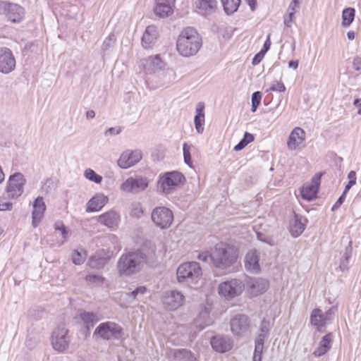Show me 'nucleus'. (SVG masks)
<instances>
[{"instance_id": "nucleus-14", "label": "nucleus", "mask_w": 361, "mask_h": 361, "mask_svg": "<svg viewBox=\"0 0 361 361\" xmlns=\"http://www.w3.org/2000/svg\"><path fill=\"white\" fill-rule=\"evenodd\" d=\"M16 61L13 52L6 47L0 48V72L8 74L16 68Z\"/></svg>"}, {"instance_id": "nucleus-8", "label": "nucleus", "mask_w": 361, "mask_h": 361, "mask_svg": "<svg viewBox=\"0 0 361 361\" xmlns=\"http://www.w3.org/2000/svg\"><path fill=\"white\" fill-rule=\"evenodd\" d=\"M51 341L55 350L59 353L66 350L71 342V336L68 335V329L63 325L59 326L53 331Z\"/></svg>"}, {"instance_id": "nucleus-56", "label": "nucleus", "mask_w": 361, "mask_h": 361, "mask_svg": "<svg viewBox=\"0 0 361 361\" xmlns=\"http://www.w3.org/2000/svg\"><path fill=\"white\" fill-rule=\"evenodd\" d=\"M257 239L259 240L264 242V243H266L267 244H269L271 245H273V243H271V239L269 238V237H266L264 234L260 233H257Z\"/></svg>"}, {"instance_id": "nucleus-36", "label": "nucleus", "mask_w": 361, "mask_h": 361, "mask_svg": "<svg viewBox=\"0 0 361 361\" xmlns=\"http://www.w3.org/2000/svg\"><path fill=\"white\" fill-rule=\"evenodd\" d=\"M147 291V288L145 286H138L134 290L126 294V299L129 302H131L134 300H139L142 295H143Z\"/></svg>"}, {"instance_id": "nucleus-49", "label": "nucleus", "mask_w": 361, "mask_h": 361, "mask_svg": "<svg viewBox=\"0 0 361 361\" xmlns=\"http://www.w3.org/2000/svg\"><path fill=\"white\" fill-rule=\"evenodd\" d=\"M164 73L169 77L168 82H173L176 78V72L172 68H167Z\"/></svg>"}, {"instance_id": "nucleus-15", "label": "nucleus", "mask_w": 361, "mask_h": 361, "mask_svg": "<svg viewBox=\"0 0 361 361\" xmlns=\"http://www.w3.org/2000/svg\"><path fill=\"white\" fill-rule=\"evenodd\" d=\"M0 5L4 8L6 15L12 23H19L25 16V11L23 7L16 4H6L1 2Z\"/></svg>"}, {"instance_id": "nucleus-46", "label": "nucleus", "mask_w": 361, "mask_h": 361, "mask_svg": "<svg viewBox=\"0 0 361 361\" xmlns=\"http://www.w3.org/2000/svg\"><path fill=\"white\" fill-rule=\"evenodd\" d=\"M286 90V87L281 82L276 81L274 82L271 87L266 90L267 92H284Z\"/></svg>"}, {"instance_id": "nucleus-33", "label": "nucleus", "mask_w": 361, "mask_h": 361, "mask_svg": "<svg viewBox=\"0 0 361 361\" xmlns=\"http://www.w3.org/2000/svg\"><path fill=\"white\" fill-rule=\"evenodd\" d=\"M173 357L176 361H194L195 360L192 353L186 349L175 350Z\"/></svg>"}, {"instance_id": "nucleus-28", "label": "nucleus", "mask_w": 361, "mask_h": 361, "mask_svg": "<svg viewBox=\"0 0 361 361\" xmlns=\"http://www.w3.org/2000/svg\"><path fill=\"white\" fill-rule=\"evenodd\" d=\"M118 221V214L113 211L108 212L98 217V222L111 228L117 226Z\"/></svg>"}, {"instance_id": "nucleus-10", "label": "nucleus", "mask_w": 361, "mask_h": 361, "mask_svg": "<svg viewBox=\"0 0 361 361\" xmlns=\"http://www.w3.org/2000/svg\"><path fill=\"white\" fill-rule=\"evenodd\" d=\"M244 289L242 281L238 279H231L221 283L219 285V293L226 299H233L240 295Z\"/></svg>"}, {"instance_id": "nucleus-5", "label": "nucleus", "mask_w": 361, "mask_h": 361, "mask_svg": "<svg viewBox=\"0 0 361 361\" xmlns=\"http://www.w3.org/2000/svg\"><path fill=\"white\" fill-rule=\"evenodd\" d=\"M185 180L183 175L177 171L166 173L159 178L158 185L165 194L171 193L183 181Z\"/></svg>"}, {"instance_id": "nucleus-25", "label": "nucleus", "mask_w": 361, "mask_h": 361, "mask_svg": "<svg viewBox=\"0 0 361 361\" xmlns=\"http://www.w3.org/2000/svg\"><path fill=\"white\" fill-rule=\"evenodd\" d=\"M46 206L42 197H38L33 202V211L32 213V225L36 227L42 220Z\"/></svg>"}, {"instance_id": "nucleus-19", "label": "nucleus", "mask_w": 361, "mask_h": 361, "mask_svg": "<svg viewBox=\"0 0 361 361\" xmlns=\"http://www.w3.org/2000/svg\"><path fill=\"white\" fill-rule=\"evenodd\" d=\"M141 62L145 71L148 73L163 70L166 66V63L161 59L160 54L144 59Z\"/></svg>"}, {"instance_id": "nucleus-18", "label": "nucleus", "mask_w": 361, "mask_h": 361, "mask_svg": "<svg viewBox=\"0 0 361 361\" xmlns=\"http://www.w3.org/2000/svg\"><path fill=\"white\" fill-rule=\"evenodd\" d=\"M269 286V281L262 278L251 279L247 283V290L253 296L264 293Z\"/></svg>"}, {"instance_id": "nucleus-7", "label": "nucleus", "mask_w": 361, "mask_h": 361, "mask_svg": "<svg viewBox=\"0 0 361 361\" xmlns=\"http://www.w3.org/2000/svg\"><path fill=\"white\" fill-rule=\"evenodd\" d=\"M25 183L26 179L21 173L17 172L11 175L6 188L7 196L11 199L20 197L24 191Z\"/></svg>"}, {"instance_id": "nucleus-2", "label": "nucleus", "mask_w": 361, "mask_h": 361, "mask_svg": "<svg viewBox=\"0 0 361 361\" xmlns=\"http://www.w3.org/2000/svg\"><path fill=\"white\" fill-rule=\"evenodd\" d=\"M202 38L197 30L191 27H186L180 33L176 48L180 55L190 57L195 55L202 47Z\"/></svg>"}, {"instance_id": "nucleus-61", "label": "nucleus", "mask_w": 361, "mask_h": 361, "mask_svg": "<svg viewBox=\"0 0 361 361\" xmlns=\"http://www.w3.org/2000/svg\"><path fill=\"white\" fill-rule=\"evenodd\" d=\"M262 351H263V349H261V350H259V351L257 352V348L255 347L253 361H261L262 360Z\"/></svg>"}, {"instance_id": "nucleus-52", "label": "nucleus", "mask_w": 361, "mask_h": 361, "mask_svg": "<svg viewBox=\"0 0 361 361\" xmlns=\"http://www.w3.org/2000/svg\"><path fill=\"white\" fill-rule=\"evenodd\" d=\"M264 335L259 334L258 338L255 341V348H257V351L258 352L259 350L263 349L264 348Z\"/></svg>"}, {"instance_id": "nucleus-6", "label": "nucleus", "mask_w": 361, "mask_h": 361, "mask_svg": "<svg viewBox=\"0 0 361 361\" xmlns=\"http://www.w3.org/2000/svg\"><path fill=\"white\" fill-rule=\"evenodd\" d=\"M231 331L234 336L241 338L249 336L250 334V324L247 316L237 314L230 321Z\"/></svg>"}, {"instance_id": "nucleus-47", "label": "nucleus", "mask_w": 361, "mask_h": 361, "mask_svg": "<svg viewBox=\"0 0 361 361\" xmlns=\"http://www.w3.org/2000/svg\"><path fill=\"white\" fill-rule=\"evenodd\" d=\"M350 257V253H349L347 250L344 254V258L341 260V264H340V269L342 271L347 270L348 269V260Z\"/></svg>"}, {"instance_id": "nucleus-13", "label": "nucleus", "mask_w": 361, "mask_h": 361, "mask_svg": "<svg viewBox=\"0 0 361 361\" xmlns=\"http://www.w3.org/2000/svg\"><path fill=\"white\" fill-rule=\"evenodd\" d=\"M148 186V180L141 176L130 177L121 185V190L132 193H137L144 190Z\"/></svg>"}, {"instance_id": "nucleus-40", "label": "nucleus", "mask_w": 361, "mask_h": 361, "mask_svg": "<svg viewBox=\"0 0 361 361\" xmlns=\"http://www.w3.org/2000/svg\"><path fill=\"white\" fill-rule=\"evenodd\" d=\"M104 279L99 274H89L85 276V281L90 285L100 286L103 284Z\"/></svg>"}, {"instance_id": "nucleus-38", "label": "nucleus", "mask_w": 361, "mask_h": 361, "mask_svg": "<svg viewBox=\"0 0 361 361\" xmlns=\"http://www.w3.org/2000/svg\"><path fill=\"white\" fill-rule=\"evenodd\" d=\"M90 267L92 269H101L105 264V259L97 255L91 257L87 262Z\"/></svg>"}, {"instance_id": "nucleus-1", "label": "nucleus", "mask_w": 361, "mask_h": 361, "mask_svg": "<svg viewBox=\"0 0 361 361\" xmlns=\"http://www.w3.org/2000/svg\"><path fill=\"white\" fill-rule=\"evenodd\" d=\"M155 247L149 244L143 245L136 252L123 254L117 262L118 273L121 276H130L138 273L145 263H149L155 258Z\"/></svg>"}, {"instance_id": "nucleus-16", "label": "nucleus", "mask_w": 361, "mask_h": 361, "mask_svg": "<svg viewBox=\"0 0 361 361\" xmlns=\"http://www.w3.org/2000/svg\"><path fill=\"white\" fill-rule=\"evenodd\" d=\"M210 343L215 351L221 353L231 350L233 345L232 339L228 336L223 335L213 336Z\"/></svg>"}, {"instance_id": "nucleus-24", "label": "nucleus", "mask_w": 361, "mask_h": 361, "mask_svg": "<svg viewBox=\"0 0 361 361\" xmlns=\"http://www.w3.org/2000/svg\"><path fill=\"white\" fill-rule=\"evenodd\" d=\"M217 2L216 0H196L195 7L198 13L202 16H207L214 13L216 8Z\"/></svg>"}, {"instance_id": "nucleus-12", "label": "nucleus", "mask_w": 361, "mask_h": 361, "mask_svg": "<svg viewBox=\"0 0 361 361\" xmlns=\"http://www.w3.org/2000/svg\"><path fill=\"white\" fill-rule=\"evenodd\" d=\"M161 301L166 310L173 311L183 305L185 297L180 291L168 290L163 293Z\"/></svg>"}, {"instance_id": "nucleus-27", "label": "nucleus", "mask_w": 361, "mask_h": 361, "mask_svg": "<svg viewBox=\"0 0 361 361\" xmlns=\"http://www.w3.org/2000/svg\"><path fill=\"white\" fill-rule=\"evenodd\" d=\"M107 202V197L101 193L97 194L88 202L86 212H92L99 211Z\"/></svg>"}, {"instance_id": "nucleus-20", "label": "nucleus", "mask_w": 361, "mask_h": 361, "mask_svg": "<svg viewBox=\"0 0 361 361\" xmlns=\"http://www.w3.org/2000/svg\"><path fill=\"white\" fill-rule=\"evenodd\" d=\"M305 140V132L300 128L295 127L289 135L287 147L288 149L293 151L297 149Z\"/></svg>"}, {"instance_id": "nucleus-35", "label": "nucleus", "mask_w": 361, "mask_h": 361, "mask_svg": "<svg viewBox=\"0 0 361 361\" xmlns=\"http://www.w3.org/2000/svg\"><path fill=\"white\" fill-rule=\"evenodd\" d=\"M225 12L232 14L235 12L240 4V0H221Z\"/></svg>"}, {"instance_id": "nucleus-50", "label": "nucleus", "mask_w": 361, "mask_h": 361, "mask_svg": "<svg viewBox=\"0 0 361 361\" xmlns=\"http://www.w3.org/2000/svg\"><path fill=\"white\" fill-rule=\"evenodd\" d=\"M12 206V203L6 201L4 199H0V211L11 210Z\"/></svg>"}, {"instance_id": "nucleus-4", "label": "nucleus", "mask_w": 361, "mask_h": 361, "mask_svg": "<svg viewBox=\"0 0 361 361\" xmlns=\"http://www.w3.org/2000/svg\"><path fill=\"white\" fill-rule=\"evenodd\" d=\"M176 274L178 282L196 283L201 278L202 271L199 263L190 262L180 264Z\"/></svg>"}, {"instance_id": "nucleus-62", "label": "nucleus", "mask_w": 361, "mask_h": 361, "mask_svg": "<svg viewBox=\"0 0 361 361\" xmlns=\"http://www.w3.org/2000/svg\"><path fill=\"white\" fill-rule=\"evenodd\" d=\"M270 46H271L270 37H269V36H268L267 40L265 41V42L264 44L263 49L261 51H263L264 53H266L269 49Z\"/></svg>"}, {"instance_id": "nucleus-32", "label": "nucleus", "mask_w": 361, "mask_h": 361, "mask_svg": "<svg viewBox=\"0 0 361 361\" xmlns=\"http://www.w3.org/2000/svg\"><path fill=\"white\" fill-rule=\"evenodd\" d=\"M327 319L320 309L312 310L310 316V322L317 327H322L326 324Z\"/></svg>"}, {"instance_id": "nucleus-60", "label": "nucleus", "mask_w": 361, "mask_h": 361, "mask_svg": "<svg viewBox=\"0 0 361 361\" xmlns=\"http://www.w3.org/2000/svg\"><path fill=\"white\" fill-rule=\"evenodd\" d=\"M298 6H299V1L298 0H293L288 6V12H291V11L295 12V10L297 8H298Z\"/></svg>"}, {"instance_id": "nucleus-51", "label": "nucleus", "mask_w": 361, "mask_h": 361, "mask_svg": "<svg viewBox=\"0 0 361 361\" xmlns=\"http://www.w3.org/2000/svg\"><path fill=\"white\" fill-rule=\"evenodd\" d=\"M294 14L295 11L288 12V13L284 16V23L286 26L290 27Z\"/></svg>"}, {"instance_id": "nucleus-48", "label": "nucleus", "mask_w": 361, "mask_h": 361, "mask_svg": "<svg viewBox=\"0 0 361 361\" xmlns=\"http://www.w3.org/2000/svg\"><path fill=\"white\" fill-rule=\"evenodd\" d=\"M121 132V128L120 127H112L109 128L104 132V135L106 137H109L112 135H116L120 134Z\"/></svg>"}, {"instance_id": "nucleus-29", "label": "nucleus", "mask_w": 361, "mask_h": 361, "mask_svg": "<svg viewBox=\"0 0 361 361\" xmlns=\"http://www.w3.org/2000/svg\"><path fill=\"white\" fill-rule=\"evenodd\" d=\"M204 105L202 102H199L195 109L196 115L194 118L195 127L197 132L200 134L204 131Z\"/></svg>"}, {"instance_id": "nucleus-11", "label": "nucleus", "mask_w": 361, "mask_h": 361, "mask_svg": "<svg viewBox=\"0 0 361 361\" xmlns=\"http://www.w3.org/2000/svg\"><path fill=\"white\" fill-rule=\"evenodd\" d=\"M121 333L122 328L118 324L111 322L100 324L94 331V334L106 340L118 339Z\"/></svg>"}, {"instance_id": "nucleus-21", "label": "nucleus", "mask_w": 361, "mask_h": 361, "mask_svg": "<svg viewBox=\"0 0 361 361\" xmlns=\"http://www.w3.org/2000/svg\"><path fill=\"white\" fill-rule=\"evenodd\" d=\"M159 37L157 27L154 25H149L146 27L142 37V46L145 49L152 48L157 42Z\"/></svg>"}, {"instance_id": "nucleus-54", "label": "nucleus", "mask_w": 361, "mask_h": 361, "mask_svg": "<svg viewBox=\"0 0 361 361\" xmlns=\"http://www.w3.org/2000/svg\"><path fill=\"white\" fill-rule=\"evenodd\" d=\"M264 54L265 53H264L262 51H260L258 54H257L252 59V64L254 66L259 64L260 63V61H262V59H263Z\"/></svg>"}, {"instance_id": "nucleus-37", "label": "nucleus", "mask_w": 361, "mask_h": 361, "mask_svg": "<svg viewBox=\"0 0 361 361\" xmlns=\"http://www.w3.org/2000/svg\"><path fill=\"white\" fill-rule=\"evenodd\" d=\"M355 17V9L353 8H347L343 11L342 18L343 22L342 24L343 26L347 27L349 26L354 20Z\"/></svg>"}, {"instance_id": "nucleus-26", "label": "nucleus", "mask_w": 361, "mask_h": 361, "mask_svg": "<svg viewBox=\"0 0 361 361\" xmlns=\"http://www.w3.org/2000/svg\"><path fill=\"white\" fill-rule=\"evenodd\" d=\"M245 269L251 273H258L260 270L259 256L256 250L249 251L245 258Z\"/></svg>"}, {"instance_id": "nucleus-30", "label": "nucleus", "mask_w": 361, "mask_h": 361, "mask_svg": "<svg viewBox=\"0 0 361 361\" xmlns=\"http://www.w3.org/2000/svg\"><path fill=\"white\" fill-rule=\"evenodd\" d=\"M332 338L331 334H328L322 337L319 341L318 347L314 350L313 355L315 357H321L326 354L331 348Z\"/></svg>"}, {"instance_id": "nucleus-42", "label": "nucleus", "mask_w": 361, "mask_h": 361, "mask_svg": "<svg viewBox=\"0 0 361 361\" xmlns=\"http://www.w3.org/2000/svg\"><path fill=\"white\" fill-rule=\"evenodd\" d=\"M54 228L56 231H59L62 237L63 242L66 240L68 238V231L65 227L63 223L61 221H56L54 224Z\"/></svg>"}, {"instance_id": "nucleus-22", "label": "nucleus", "mask_w": 361, "mask_h": 361, "mask_svg": "<svg viewBox=\"0 0 361 361\" xmlns=\"http://www.w3.org/2000/svg\"><path fill=\"white\" fill-rule=\"evenodd\" d=\"M174 4L175 0H156L155 14L161 18L169 16L173 13Z\"/></svg>"}, {"instance_id": "nucleus-3", "label": "nucleus", "mask_w": 361, "mask_h": 361, "mask_svg": "<svg viewBox=\"0 0 361 361\" xmlns=\"http://www.w3.org/2000/svg\"><path fill=\"white\" fill-rule=\"evenodd\" d=\"M237 258V248L227 243L216 244L211 252V260L213 264L216 267L223 269L233 265Z\"/></svg>"}, {"instance_id": "nucleus-59", "label": "nucleus", "mask_w": 361, "mask_h": 361, "mask_svg": "<svg viewBox=\"0 0 361 361\" xmlns=\"http://www.w3.org/2000/svg\"><path fill=\"white\" fill-rule=\"evenodd\" d=\"M114 42V35H109L104 42L103 46L104 49H107L109 47H111Z\"/></svg>"}, {"instance_id": "nucleus-17", "label": "nucleus", "mask_w": 361, "mask_h": 361, "mask_svg": "<svg viewBox=\"0 0 361 361\" xmlns=\"http://www.w3.org/2000/svg\"><path fill=\"white\" fill-rule=\"evenodd\" d=\"M142 159V153L140 150L126 151L118 160V165L122 169H128Z\"/></svg>"}, {"instance_id": "nucleus-23", "label": "nucleus", "mask_w": 361, "mask_h": 361, "mask_svg": "<svg viewBox=\"0 0 361 361\" xmlns=\"http://www.w3.org/2000/svg\"><path fill=\"white\" fill-rule=\"evenodd\" d=\"M319 185V178H313L311 183L305 185L301 190V196L304 200L310 201L317 197Z\"/></svg>"}, {"instance_id": "nucleus-63", "label": "nucleus", "mask_w": 361, "mask_h": 361, "mask_svg": "<svg viewBox=\"0 0 361 361\" xmlns=\"http://www.w3.org/2000/svg\"><path fill=\"white\" fill-rule=\"evenodd\" d=\"M247 145L245 144V142H244L243 140H241L238 145H236L234 147L235 151H240L242 150Z\"/></svg>"}, {"instance_id": "nucleus-57", "label": "nucleus", "mask_w": 361, "mask_h": 361, "mask_svg": "<svg viewBox=\"0 0 361 361\" xmlns=\"http://www.w3.org/2000/svg\"><path fill=\"white\" fill-rule=\"evenodd\" d=\"M197 259L202 262H207L208 259H211V253L209 254L207 252L200 253L197 255Z\"/></svg>"}, {"instance_id": "nucleus-9", "label": "nucleus", "mask_w": 361, "mask_h": 361, "mask_svg": "<svg viewBox=\"0 0 361 361\" xmlns=\"http://www.w3.org/2000/svg\"><path fill=\"white\" fill-rule=\"evenodd\" d=\"M153 223L159 228H169L173 222V212L167 207H158L153 209L151 215Z\"/></svg>"}, {"instance_id": "nucleus-45", "label": "nucleus", "mask_w": 361, "mask_h": 361, "mask_svg": "<svg viewBox=\"0 0 361 361\" xmlns=\"http://www.w3.org/2000/svg\"><path fill=\"white\" fill-rule=\"evenodd\" d=\"M348 178L349 179V182L345 187L344 193H347L351 187L356 183V173L354 171H350L348 173Z\"/></svg>"}, {"instance_id": "nucleus-58", "label": "nucleus", "mask_w": 361, "mask_h": 361, "mask_svg": "<svg viewBox=\"0 0 361 361\" xmlns=\"http://www.w3.org/2000/svg\"><path fill=\"white\" fill-rule=\"evenodd\" d=\"M245 144L247 145L249 143L252 142L254 140V135L249 133H245L243 138L242 139Z\"/></svg>"}, {"instance_id": "nucleus-39", "label": "nucleus", "mask_w": 361, "mask_h": 361, "mask_svg": "<svg viewBox=\"0 0 361 361\" xmlns=\"http://www.w3.org/2000/svg\"><path fill=\"white\" fill-rule=\"evenodd\" d=\"M86 258V252L84 250H74L72 253V261L76 265L82 264Z\"/></svg>"}, {"instance_id": "nucleus-41", "label": "nucleus", "mask_w": 361, "mask_h": 361, "mask_svg": "<svg viewBox=\"0 0 361 361\" xmlns=\"http://www.w3.org/2000/svg\"><path fill=\"white\" fill-rule=\"evenodd\" d=\"M84 176L87 179L96 183H100L102 180V176L96 173L94 171L91 169H86L84 172Z\"/></svg>"}, {"instance_id": "nucleus-31", "label": "nucleus", "mask_w": 361, "mask_h": 361, "mask_svg": "<svg viewBox=\"0 0 361 361\" xmlns=\"http://www.w3.org/2000/svg\"><path fill=\"white\" fill-rule=\"evenodd\" d=\"M305 225L302 221L301 216L298 214H295L293 221L290 224V232L291 235L294 238H297L300 235L305 231Z\"/></svg>"}, {"instance_id": "nucleus-64", "label": "nucleus", "mask_w": 361, "mask_h": 361, "mask_svg": "<svg viewBox=\"0 0 361 361\" xmlns=\"http://www.w3.org/2000/svg\"><path fill=\"white\" fill-rule=\"evenodd\" d=\"M288 66L290 68H293L294 69H296L298 66V61H290L288 63Z\"/></svg>"}, {"instance_id": "nucleus-55", "label": "nucleus", "mask_w": 361, "mask_h": 361, "mask_svg": "<svg viewBox=\"0 0 361 361\" xmlns=\"http://www.w3.org/2000/svg\"><path fill=\"white\" fill-rule=\"evenodd\" d=\"M353 67L356 71L361 70V57L357 56L353 59Z\"/></svg>"}, {"instance_id": "nucleus-34", "label": "nucleus", "mask_w": 361, "mask_h": 361, "mask_svg": "<svg viewBox=\"0 0 361 361\" xmlns=\"http://www.w3.org/2000/svg\"><path fill=\"white\" fill-rule=\"evenodd\" d=\"M80 319L83 321L85 327L89 329L98 321L97 315L92 312H83L80 314Z\"/></svg>"}, {"instance_id": "nucleus-43", "label": "nucleus", "mask_w": 361, "mask_h": 361, "mask_svg": "<svg viewBox=\"0 0 361 361\" xmlns=\"http://www.w3.org/2000/svg\"><path fill=\"white\" fill-rule=\"evenodd\" d=\"M262 99V93L259 91L255 92L252 95V111L255 112Z\"/></svg>"}, {"instance_id": "nucleus-53", "label": "nucleus", "mask_w": 361, "mask_h": 361, "mask_svg": "<svg viewBox=\"0 0 361 361\" xmlns=\"http://www.w3.org/2000/svg\"><path fill=\"white\" fill-rule=\"evenodd\" d=\"M345 195L346 193L343 192V194L341 195V197L338 199V200L336 202V203L333 205L331 210L335 211L345 201Z\"/></svg>"}, {"instance_id": "nucleus-44", "label": "nucleus", "mask_w": 361, "mask_h": 361, "mask_svg": "<svg viewBox=\"0 0 361 361\" xmlns=\"http://www.w3.org/2000/svg\"><path fill=\"white\" fill-rule=\"evenodd\" d=\"M183 157H184L185 163L187 165L191 166L192 159H191V154H190V146H189L186 143H185L183 147Z\"/></svg>"}]
</instances>
